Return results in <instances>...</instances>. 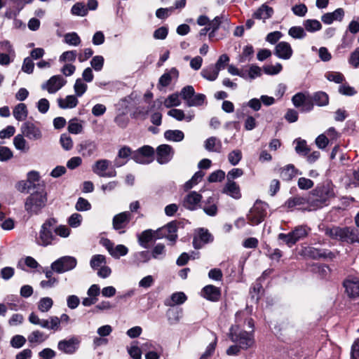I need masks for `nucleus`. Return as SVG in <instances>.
Segmentation results:
<instances>
[{
    "instance_id": "f257e3e1",
    "label": "nucleus",
    "mask_w": 359,
    "mask_h": 359,
    "mask_svg": "<svg viewBox=\"0 0 359 359\" xmlns=\"http://www.w3.org/2000/svg\"><path fill=\"white\" fill-rule=\"evenodd\" d=\"M319 229L331 239L350 244L359 243V229L351 226H325L324 225H320Z\"/></svg>"
},
{
    "instance_id": "f03ea898",
    "label": "nucleus",
    "mask_w": 359,
    "mask_h": 359,
    "mask_svg": "<svg viewBox=\"0 0 359 359\" xmlns=\"http://www.w3.org/2000/svg\"><path fill=\"white\" fill-rule=\"evenodd\" d=\"M334 196V186L332 183L327 182L318 185L311 191L308 198L309 210H316L327 205V202Z\"/></svg>"
},
{
    "instance_id": "7ed1b4c3",
    "label": "nucleus",
    "mask_w": 359,
    "mask_h": 359,
    "mask_svg": "<svg viewBox=\"0 0 359 359\" xmlns=\"http://www.w3.org/2000/svg\"><path fill=\"white\" fill-rule=\"evenodd\" d=\"M57 224V220L54 217L48 218L41 226L39 232L35 238L36 243L42 247L52 245L58 241V238L54 233V226Z\"/></svg>"
},
{
    "instance_id": "20e7f679",
    "label": "nucleus",
    "mask_w": 359,
    "mask_h": 359,
    "mask_svg": "<svg viewBox=\"0 0 359 359\" xmlns=\"http://www.w3.org/2000/svg\"><path fill=\"white\" fill-rule=\"evenodd\" d=\"M46 192L41 189L28 196L25 201V210L29 216L39 215L47 203Z\"/></svg>"
},
{
    "instance_id": "39448f33",
    "label": "nucleus",
    "mask_w": 359,
    "mask_h": 359,
    "mask_svg": "<svg viewBox=\"0 0 359 359\" xmlns=\"http://www.w3.org/2000/svg\"><path fill=\"white\" fill-rule=\"evenodd\" d=\"M229 337L231 341L237 343L242 349H248L254 344L252 331L247 332L238 325L231 327Z\"/></svg>"
},
{
    "instance_id": "423d86ee",
    "label": "nucleus",
    "mask_w": 359,
    "mask_h": 359,
    "mask_svg": "<svg viewBox=\"0 0 359 359\" xmlns=\"http://www.w3.org/2000/svg\"><path fill=\"white\" fill-rule=\"evenodd\" d=\"M311 229L307 225H299L288 233H280L278 236V240L283 241L289 248H292L298 241L306 238Z\"/></svg>"
},
{
    "instance_id": "0eeeda50",
    "label": "nucleus",
    "mask_w": 359,
    "mask_h": 359,
    "mask_svg": "<svg viewBox=\"0 0 359 359\" xmlns=\"http://www.w3.org/2000/svg\"><path fill=\"white\" fill-rule=\"evenodd\" d=\"M77 266V259L73 256H62L51 263L50 267L55 273L61 274L72 271Z\"/></svg>"
},
{
    "instance_id": "6e6552de",
    "label": "nucleus",
    "mask_w": 359,
    "mask_h": 359,
    "mask_svg": "<svg viewBox=\"0 0 359 359\" xmlns=\"http://www.w3.org/2000/svg\"><path fill=\"white\" fill-rule=\"evenodd\" d=\"M268 205L262 201H256L247 215L248 223L250 225H258L262 222L266 215Z\"/></svg>"
},
{
    "instance_id": "1a4fd4ad",
    "label": "nucleus",
    "mask_w": 359,
    "mask_h": 359,
    "mask_svg": "<svg viewBox=\"0 0 359 359\" xmlns=\"http://www.w3.org/2000/svg\"><path fill=\"white\" fill-rule=\"evenodd\" d=\"M31 324L39 325L42 328L57 331L59 330V321L57 316H50L48 319H41L34 312H32L28 317Z\"/></svg>"
},
{
    "instance_id": "9d476101",
    "label": "nucleus",
    "mask_w": 359,
    "mask_h": 359,
    "mask_svg": "<svg viewBox=\"0 0 359 359\" xmlns=\"http://www.w3.org/2000/svg\"><path fill=\"white\" fill-rule=\"evenodd\" d=\"M292 102L295 107L300 108L302 112H309L313 109V103L309 93H296L292 96Z\"/></svg>"
},
{
    "instance_id": "9b49d317",
    "label": "nucleus",
    "mask_w": 359,
    "mask_h": 359,
    "mask_svg": "<svg viewBox=\"0 0 359 359\" xmlns=\"http://www.w3.org/2000/svg\"><path fill=\"white\" fill-rule=\"evenodd\" d=\"M179 222L172 221L164 226L157 229L156 237L158 238H165L172 243H175L177 238V228Z\"/></svg>"
},
{
    "instance_id": "f8f14e48",
    "label": "nucleus",
    "mask_w": 359,
    "mask_h": 359,
    "mask_svg": "<svg viewBox=\"0 0 359 359\" xmlns=\"http://www.w3.org/2000/svg\"><path fill=\"white\" fill-rule=\"evenodd\" d=\"M111 162L107 159H100L94 163L92 167L93 172L101 177H114L116 176V171L114 169L107 171Z\"/></svg>"
},
{
    "instance_id": "ddd939ff",
    "label": "nucleus",
    "mask_w": 359,
    "mask_h": 359,
    "mask_svg": "<svg viewBox=\"0 0 359 359\" xmlns=\"http://www.w3.org/2000/svg\"><path fill=\"white\" fill-rule=\"evenodd\" d=\"M132 214L129 211L122 212L114 216L112 219L113 229L118 231L119 233L126 232V229L129 224Z\"/></svg>"
},
{
    "instance_id": "4468645a",
    "label": "nucleus",
    "mask_w": 359,
    "mask_h": 359,
    "mask_svg": "<svg viewBox=\"0 0 359 359\" xmlns=\"http://www.w3.org/2000/svg\"><path fill=\"white\" fill-rule=\"evenodd\" d=\"M162 101L160 100H154L149 107L139 106L136 107L134 111L130 114L132 118L137 120H145L150 111L156 109L157 110L161 109Z\"/></svg>"
},
{
    "instance_id": "2eb2a0df",
    "label": "nucleus",
    "mask_w": 359,
    "mask_h": 359,
    "mask_svg": "<svg viewBox=\"0 0 359 359\" xmlns=\"http://www.w3.org/2000/svg\"><path fill=\"white\" fill-rule=\"evenodd\" d=\"M79 339L74 336L67 339L60 340L57 343V348L65 354L72 355L79 349Z\"/></svg>"
},
{
    "instance_id": "dca6fc26",
    "label": "nucleus",
    "mask_w": 359,
    "mask_h": 359,
    "mask_svg": "<svg viewBox=\"0 0 359 359\" xmlns=\"http://www.w3.org/2000/svg\"><path fill=\"white\" fill-rule=\"evenodd\" d=\"M20 129L22 134L30 140L36 141L42 138L41 129L32 122H25Z\"/></svg>"
},
{
    "instance_id": "f3484780",
    "label": "nucleus",
    "mask_w": 359,
    "mask_h": 359,
    "mask_svg": "<svg viewBox=\"0 0 359 359\" xmlns=\"http://www.w3.org/2000/svg\"><path fill=\"white\" fill-rule=\"evenodd\" d=\"M66 83L67 81L61 75H55L43 83L41 88L46 90L50 94H54L61 89Z\"/></svg>"
},
{
    "instance_id": "a211bd4d",
    "label": "nucleus",
    "mask_w": 359,
    "mask_h": 359,
    "mask_svg": "<svg viewBox=\"0 0 359 359\" xmlns=\"http://www.w3.org/2000/svg\"><path fill=\"white\" fill-rule=\"evenodd\" d=\"M77 151L83 157L95 155L98 149L97 143L90 139L82 140L76 147Z\"/></svg>"
},
{
    "instance_id": "6ab92c4d",
    "label": "nucleus",
    "mask_w": 359,
    "mask_h": 359,
    "mask_svg": "<svg viewBox=\"0 0 359 359\" xmlns=\"http://www.w3.org/2000/svg\"><path fill=\"white\" fill-rule=\"evenodd\" d=\"M102 244L109 255L114 259H119L128 252V248L126 245L122 244L114 245V243L109 239H104Z\"/></svg>"
},
{
    "instance_id": "aec40b11",
    "label": "nucleus",
    "mask_w": 359,
    "mask_h": 359,
    "mask_svg": "<svg viewBox=\"0 0 359 359\" xmlns=\"http://www.w3.org/2000/svg\"><path fill=\"white\" fill-rule=\"evenodd\" d=\"M174 150L168 144H161L156 149V161L160 164H165L171 161Z\"/></svg>"
},
{
    "instance_id": "412c9836",
    "label": "nucleus",
    "mask_w": 359,
    "mask_h": 359,
    "mask_svg": "<svg viewBox=\"0 0 359 359\" xmlns=\"http://www.w3.org/2000/svg\"><path fill=\"white\" fill-rule=\"evenodd\" d=\"M212 241L213 237L207 229H200L193 238V246L195 249H201Z\"/></svg>"
},
{
    "instance_id": "4be33fe9",
    "label": "nucleus",
    "mask_w": 359,
    "mask_h": 359,
    "mask_svg": "<svg viewBox=\"0 0 359 359\" xmlns=\"http://www.w3.org/2000/svg\"><path fill=\"white\" fill-rule=\"evenodd\" d=\"M304 252L307 256L313 259H318L320 258L332 259L335 257L334 253L328 250H322L313 247H308L305 248Z\"/></svg>"
},
{
    "instance_id": "5701e85b",
    "label": "nucleus",
    "mask_w": 359,
    "mask_h": 359,
    "mask_svg": "<svg viewBox=\"0 0 359 359\" xmlns=\"http://www.w3.org/2000/svg\"><path fill=\"white\" fill-rule=\"evenodd\" d=\"M202 196L196 191L189 192L183 200V206L190 210H195L199 206Z\"/></svg>"
},
{
    "instance_id": "b1692460",
    "label": "nucleus",
    "mask_w": 359,
    "mask_h": 359,
    "mask_svg": "<svg viewBox=\"0 0 359 359\" xmlns=\"http://www.w3.org/2000/svg\"><path fill=\"white\" fill-rule=\"evenodd\" d=\"M292 53L290 44L285 41L279 42L275 47V55L283 60H289Z\"/></svg>"
},
{
    "instance_id": "393cba45",
    "label": "nucleus",
    "mask_w": 359,
    "mask_h": 359,
    "mask_svg": "<svg viewBox=\"0 0 359 359\" xmlns=\"http://www.w3.org/2000/svg\"><path fill=\"white\" fill-rule=\"evenodd\" d=\"M344 286L350 297L356 298L359 297V278L347 279L344 282Z\"/></svg>"
},
{
    "instance_id": "a878e982",
    "label": "nucleus",
    "mask_w": 359,
    "mask_h": 359,
    "mask_svg": "<svg viewBox=\"0 0 359 359\" xmlns=\"http://www.w3.org/2000/svg\"><path fill=\"white\" fill-rule=\"evenodd\" d=\"M201 295L211 302H217L221 297V290L212 285H208L203 288Z\"/></svg>"
},
{
    "instance_id": "bb28decb",
    "label": "nucleus",
    "mask_w": 359,
    "mask_h": 359,
    "mask_svg": "<svg viewBox=\"0 0 359 359\" xmlns=\"http://www.w3.org/2000/svg\"><path fill=\"white\" fill-rule=\"evenodd\" d=\"M344 16V11L341 8L336 9L332 13H327L321 17V20L327 25L332 24L334 21H341Z\"/></svg>"
},
{
    "instance_id": "cd10ccee",
    "label": "nucleus",
    "mask_w": 359,
    "mask_h": 359,
    "mask_svg": "<svg viewBox=\"0 0 359 359\" xmlns=\"http://www.w3.org/2000/svg\"><path fill=\"white\" fill-rule=\"evenodd\" d=\"M302 174V172L292 164H288L280 168V177L284 181H290L297 175H301Z\"/></svg>"
},
{
    "instance_id": "c85d7f7f",
    "label": "nucleus",
    "mask_w": 359,
    "mask_h": 359,
    "mask_svg": "<svg viewBox=\"0 0 359 359\" xmlns=\"http://www.w3.org/2000/svg\"><path fill=\"white\" fill-rule=\"evenodd\" d=\"M157 230L153 231L151 229H147L142 231L138 235V243L144 248H148V244L154 239H158L156 237Z\"/></svg>"
},
{
    "instance_id": "c756f323",
    "label": "nucleus",
    "mask_w": 359,
    "mask_h": 359,
    "mask_svg": "<svg viewBox=\"0 0 359 359\" xmlns=\"http://www.w3.org/2000/svg\"><path fill=\"white\" fill-rule=\"evenodd\" d=\"M203 210L204 212L210 217H215L217 214V200L214 197H208L203 201Z\"/></svg>"
},
{
    "instance_id": "7c9ffc66",
    "label": "nucleus",
    "mask_w": 359,
    "mask_h": 359,
    "mask_svg": "<svg viewBox=\"0 0 359 359\" xmlns=\"http://www.w3.org/2000/svg\"><path fill=\"white\" fill-rule=\"evenodd\" d=\"M132 151L130 147H123L118 151V156L114 160V166L116 168L124 165L128 159V157L132 156Z\"/></svg>"
},
{
    "instance_id": "2f4dec72",
    "label": "nucleus",
    "mask_w": 359,
    "mask_h": 359,
    "mask_svg": "<svg viewBox=\"0 0 359 359\" xmlns=\"http://www.w3.org/2000/svg\"><path fill=\"white\" fill-rule=\"evenodd\" d=\"M204 147L210 152L221 153L222 151V142L215 137L208 138L204 142Z\"/></svg>"
},
{
    "instance_id": "473e14b6",
    "label": "nucleus",
    "mask_w": 359,
    "mask_h": 359,
    "mask_svg": "<svg viewBox=\"0 0 359 359\" xmlns=\"http://www.w3.org/2000/svg\"><path fill=\"white\" fill-rule=\"evenodd\" d=\"M273 14V10L271 7L266 4H262L257 11L253 13V18L258 20H266L270 18Z\"/></svg>"
},
{
    "instance_id": "72a5a7b5",
    "label": "nucleus",
    "mask_w": 359,
    "mask_h": 359,
    "mask_svg": "<svg viewBox=\"0 0 359 359\" xmlns=\"http://www.w3.org/2000/svg\"><path fill=\"white\" fill-rule=\"evenodd\" d=\"M58 107L61 109H72L77 106L79 100L75 95H67L65 98H58L57 100Z\"/></svg>"
},
{
    "instance_id": "f704fd0d",
    "label": "nucleus",
    "mask_w": 359,
    "mask_h": 359,
    "mask_svg": "<svg viewBox=\"0 0 359 359\" xmlns=\"http://www.w3.org/2000/svg\"><path fill=\"white\" fill-rule=\"evenodd\" d=\"M223 193L235 199H239L241 197L240 187L235 182L227 181L223 189Z\"/></svg>"
},
{
    "instance_id": "c9c22d12",
    "label": "nucleus",
    "mask_w": 359,
    "mask_h": 359,
    "mask_svg": "<svg viewBox=\"0 0 359 359\" xmlns=\"http://www.w3.org/2000/svg\"><path fill=\"white\" fill-rule=\"evenodd\" d=\"M48 336L39 330H33L28 336L27 340L31 344L37 345L44 342Z\"/></svg>"
},
{
    "instance_id": "e433bc0d",
    "label": "nucleus",
    "mask_w": 359,
    "mask_h": 359,
    "mask_svg": "<svg viewBox=\"0 0 359 359\" xmlns=\"http://www.w3.org/2000/svg\"><path fill=\"white\" fill-rule=\"evenodd\" d=\"M179 76L178 70L173 67L168 72L164 73L159 79L158 84L163 87H167L170 85L172 79H177Z\"/></svg>"
},
{
    "instance_id": "4c0bfd02",
    "label": "nucleus",
    "mask_w": 359,
    "mask_h": 359,
    "mask_svg": "<svg viewBox=\"0 0 359 359\" xmlns=\"http://www.w3.org/2000/svg\"><path fill=\"white\" fill-rule=\"evenodd\" d=\"M10 1L13 4L12 8H8L5 15L8 18L11 19L19 14L25 6V2L23 0H10Z\"/></svg>"
},
{
    "instance_id": "58836bf2",
    "label": "nucleus",
    "mask_w": 359,
    "mask_h": 359,
    "mask_svg": "<svg viewBox=\"0 0 359 359\" xmlns=\"http://www.w3.org/2000/svg\"><path fill=\"white\" fill-rule=\"evenodd\" d=\"M168 115L174 118L177 121H181L185 120L187 122H190L193 120L194 114L193 113H188L185 114L184 111L178 109H172L168 111Z\"/></svg>"
},
{
    "instance_id": "ea45409f",
    "label": "nucleus",
    "mask_w": 359,
    "mask_h": 359,
    "mask_svg": "<svg viewBox=\"0 0 359 359\" xmlns=\"http://www.w3.org/2000/svg\"><path fill=\"white\" fill-rule=\"evenodd\" d=\"M187 300V296L182 292L173 293L170 298L166 299L164 302L165 306H174L175 305L182 304Z\"/></svg>"
},
{
    "instance_id": "a19ab883",
    "label": "nucleus",
    "mask_w": 359,
    "mask_h": 359,
    "mask_svg": "<svg viewBox=\"0 0 359 359\" xmlns=\"http://www.w3.org/2000/svg\"><path fill=\"white\" fill-rule=\"evenodd\" d=\"M243 74L245 76L243 77V79L252 81L262 76V69L255 65H252L248 69L243 68Z\"/></svg>"
},
{
    "instance_id": "79ce46f5",
    "label": "nucleus",
    "mask_w": 359,
    "mask_h": 359,
    "mask_svg": "<svg viewBox=\"0 0 359 359\" xmlns=\"http://www.w3.org/2000/svg\"><path fill=\"white\" fill-rule=\"evenodd\" d=\"M13 114L17 121H24L28 115V110L26 104L24 103L18 104L13 109Z\"/></svg>"
},
{
    "instance_id": "37998d69",
    "label": "nucleus",
    "mask_w": 359,
    "mask_h": 359,
    "mask_svg": "<svg viewBox=\"0 0 359 359\" xmlns=\"http://www.w3.org/2000/svg\"><path fill=\"white\" fill-rule=\"evenodd\" d=\"M311 101L319 107H324L329 103L328 95L323 91H318L315 93L311 97Z\"/></svg>"
},
{
    "instance_id": "c03bdc74",
    "label": "nucleus",
    "mask_w": 359,
    "mask_h": 359,
    "mask_svg": "<svg viewBox=\"0 0 359 359\" xmlns=\"http://www.w3.org/2000/svg\"><path fill=\"white\" fill-rule=\"evenodd\" d=\"M219 71L213 65L203 68L201 72V76L210 81H213L218 77Z\"/></svg>"
},
{
    "instance_id": "a18cd8bd",
    "label": "nucleus",
    "mask_w": 359,
    "mask_h": 359,
    "mask_svg": "<svg viewBox=\"0 0 359 359\" xmlns=\"http://www.w3.org/2000/svg\"><path fill=\"white\" fill-rule=\"evenodd\" d=\"M182 316V310L179 309H169L166 312V316L170 325L178 323Z\"/></svg>"
},
{
    "instance_id": "49530a36",
    "label": "nucleus",
    "mask_w": 359,
    "mask_h": 359,
    "mask_svg": "<svg viewBox=\"0 0 359 359\" xmlns=\"http://www.w3.org/2000/svg\"><path fill=\"white\" fill-rule=\"evenodd\" d=\"M150 255L151 257L155 259L162 260L166 255L165 245L162 243H157L151 249Z\"/></svg>"
},
{
    "instance_id": "de8ad7c7",
    "label": "nucleus",
    "mask_w": 359,
    "mask_h": 359,
    "mask_svg": "<svg viewBox=\"0 0 359 359\" xmlns=\"http://www.w3.org/2000/svg\"><path fill=\"white\" fill-rule=\"evenodd\" d=\"M68 131L72 134H80L83 132V121L76 118H72L69 121Z\"/></svg>"
},
{
    "instance_id": "09e8293b",
    "label": "nucleus",
    "mask_w": 359,
    "mask_h": 359,
    "mask_svg": "<svg viewBox=\"0 0 359 359\" xmlns=\"http://www.w3.org/2000/svg\"><path fill=\"white\" fill-rule=\"evenodd\" d=\"M53 306V300L48 297L41 298L37 303V309L41 313L48 312Z\"/></svg>"
},
{
    "instance_id": "8fccbe9b",
    "label": "nucleus",
    "mask_w": 359,
    "mask_h": 359,
    "mask_svg": "<svg viewBox=\"0 0 359 359\" xmlns=\"http://www.w3.org/2000/svg\"><path fill=\"white\" fill-rule=\"evenodd\" d=\"M164 137L168 141L180 142L184 139V135L180 130H168L165 132Z\"/></svg>"
},
{
    "instance_id": "3c124183",
    "label": "nucleus",
    "mask_w": 359,
    "mask_h": 359,
    "mask_svg": "<svg viewBox=\"0 0 359 359\" xmlns=\"http://www.w3.org/2000/svg\"><path fill=\"white\" fill-rule=\"evenodd\" d=\"M13 144L16 149L23 152H27L29 149L27 142L24 138V135L22 134L17 135L13 138Z\"/></svg>"
},
{
    "instance_id": "603ef678",
    "label": "nucleus",
    "mask_w": 359,
    "mask_h": 359,
    "mask_svg": "<svg viewBox=\"0 0 359 359\" xmlns=\"http://www.w3.org/2000/svg\"><path fill=\"white\" fill-rule=\"evenodd\" d=\"M64 41L69 46H78L80 45L81 40L78 34L73 32L65 34Z\"/></svg>"
},
{
    "instance_id": "864d4df0",
    "label": "nucleus",
    "mask_w": 359,
    "mask_h": 359,
    "mask_svg": "<svg viewBox=\"0 0 359 359\" xmlns=\"http://www.w3.org/2000/svg\"><path fill=\"white\" fill-rule=\"evenodd\" d=\"M162 104H163L166 108L180 106L181 104V100L179 94L173 93L170 95L166 99H165L163 102H162Z\"/></svg>"
},
{
    "instance_id": "5fc2aeb1",
    "label": "nucleus",
    "mask_w": 359,
    "mask_h": 359,
    "mask_svg": "<svg viewBox=\"0 0 359 359\" xmlns=\"http://www.w3.org/2000/svg\"><path fill=\"white\" fill-rule=\"evenodd\" d=\"M206 97L204 94L194 93V95L191 97L190 100H188V103L187 106L191 107H200L203 105L205 101Z\"/></svg>"
},
{
    "instance_id": "6e6d98bb",
    "label": "nucleus",
    "mask_w": 359,
    "mask_h": 359,
    "mask_svg": "<svg viewBox=\"0 0 359 359\" xmlns=\"http://www.w3.org/2000/svg\"><path fill=\"white\" fill-rule=\"evenodd\" d=\"M71 12L74 15L83 17L88 14V8L84 3L77 2L72 7Z\"/></svg>"
},
{
    "instance_id": "4d7b16f0",
    "label": "nucleus",
    "mask_w": 359,
    "mask_h": 359,
    "mask_svg": "<svg viewBox=\"0 0 359 359\" xmlns=\"http://www.w3.org/2000/svg\"><path fill=\"white\" fill-rule=\"evenodd\" d=\"M308 203V198L302 196H294L289 198L285 202V205L287 208H293L296 206H299Z\"/></svg>"
},
{
    "instance_id": "13d9d810",
    "label": "nucleus",
    "mask_w": 359,
    "mask_h": 359,
    "mask_svg": "<svg viewBox=\"0 0 359 359\" xmlns=\"http://www.w3.org/2000/svg\"><path fill=\"white\" fill-rule=\"evenodd\" d=\"M303 25L305 29L309 32H314L320 30L322 28L320 22L317 20H304Z\"/></svg>"
},
{
    "instance_id": "bf43d9fd",
    "label": "nucleus",
    "mask_w": 359,
    "mask_h": 359,
    "mask_svg": "<svg viewBox=\"0 0 359 359\" xmlns=\"http://www.w3.org/2000/svg\"><path fill=\"white\" fill-rule=\"evenodd\" d=\"M295 145V151L296 152L302 156L308 155L310 149L307 146L306 142L304 140H296L294 141Z\"/></svg>"
},
{
    "instance_id": "052dcab7",
    "label": "nucleus",
    "mask_w": 359,
    "mask_h": 359,
    "mask_svg": "<svg viewBox=\"0 0 359 359\" xmlns=\"http://www.w3.org/2000/svg\"><path fill=\"white\" fill-rule=\"evenodd\" d=\"M128 353L133 359L142 358V349L137 346V341H133L130 347L127 348Z\"/></svg>"
},
{
    "instance_id": "680f3d73",
    "label": "nucleus",
    "mask_w": 359,
    "mask_h": 359,
    "mask_svg": "<svg viewBox=\"0 0 359 359\" xmlns=\"http://www.w3.org/2000/svg\"><path fill=\"white\" fill-rule=\"evenodd\" d=\"M263 287L262 283H260L259 279H258L250 288V293L251 295V298L257 302L259 299V294L261 293Z\"/></svg>"
},
{
    "instance_id": "e2e57ef3",
    "label": "nucleus",
    "mask_w": 359,
    "mask_h": 359,
    "mask_svg": "<svg viewBox=\"0 0 359 359\" xmlns=\"http://www.w3.org/2000/svg\"><path fill=\"white\" fill-rule=\"evenodd\" d=\"M242 159V152L239 149H234L228 154V161L231 165H236Z\"/></svg>"
},
{
    "instance_id": "0e129e2a",
    "label": "nucleus",
    "mask_w": 359,
    "mask_h": 359,
    "mask_svg": "<svg viewBox=\"0 0 359 359\" xmlns=\"http://www.w3.org/2000/svg\"><path fill=\"white\" fill-rule=\"evenodd\" d=\"M151 258V255L148 251H141L134 255L135 262L137 265L148 262Z\"/></svg>"
},
{
    "instance_id": "69168bd1",
    "label": "nucleus",
    "mask_w": 359,
    "mask_h": 359,
    "mask_svg": "<svg viewBox=\"0 0 359 359\" xmlns=\"http://www.w3.org/2000/svg\"><path fill=\"white\" fill-rule=\"evenodd\" d=\"M88 86L81 79H77L74 86V92L77 97H81L87 90Z\"/></svg>"
},
{
    "instance_id": "338daca9",
    "label": "nucleus",
    "mask_w": 359,
    "mask_h": 359,
    "mask_svg": "<svg viewBox=\"0 0 359 359\" xmlns=\"http://www.w3.org/2000/svg\"><path fill=\"white\" fill-rule=\"evenodd\" d=\"M325 78L336 83H342L345 79L344 75L338 72H328L325 74Z\"/></svg>"
},
{
    "instance_id": "774afa93",
    "label": "nucleus",
    "mask_w": 359,
    "mask_h": 359,
    "mask_svg": "<svg viewBox=\"0 0 359 359\" xmlns=\"http://www.w3.org/2000/svg\"><path fill=\"white\" fill-rule=\"evenodd\" d=\"M106 264L105 257L102 255H93L90 259V264L93 269H97L98 267H102V264Z\"/></svg>"
}]
</instances>
